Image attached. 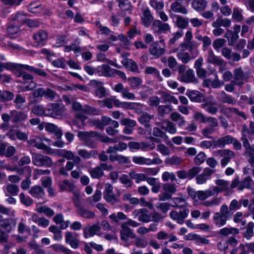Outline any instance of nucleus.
<instances>
[{
    "instance_id": "a18cd8bd",
    "label": "nucleus",
    "mask_w": 254,
    "mask_h": 254,
    "mask_svg": "<svg viewBox=\"0 0 254 254\" xmlns=\"http://www.w3.org/2000/svg\"><path fill=\"white\" fill-rule=\"evenodd\" d=\"M72 108L75 111H80L81 113H77L75 114V117L77 119H80L82 122L85 121L87 117L83 115V109L81 105L77 102H74L72 103Z\"/></svg>"
},
{
    "instance_id": "7ed1b4c3",
    "label": "nucleus",
    "mask_w": 254,
    "mask_h": 254,
    "mask_svg": "<svg viewBox=\"0 0 254 254\" xmlns=\"http://www.w3.org/2000/svg\"><path fill=\"white\" fill-rule=\"evenodd\" d=\"M51 142V139L46 138L42 135L35 136L28 140V143L33 147L41 149L47 153L51 152V148L49 146Z\"/></svg>"
},
{
    "instance_id": "cd10ccee",
    "label": "nucleus",
    "mask_w": 254,
    "mask_h": 254,
    "mask_svg": "<svg viewBox=\"0 0 254 254\" xmlns=\"http://www.w3.org/2000/svg\"><path fill=\"white\" fill-rule=\"evenodd\" d=\"M222 55L226 59L232 62H238L241 60V56L239 54L232 52L228 47H224L221 51Z\"/></svg>"
},
{
    "instance_id": "bf43d9fd",
    "label": "nucleus",
    "mask_w": 254,
    "mask_h": 254,
    "mask_svg": "<svg viewBox=\"0 0 254 254\" xmlns=\"http://www.w3.org/2000/svg\"><path fill=\"white\" fill-rule=\"evenodd\" d=\"M254 223L253 222H249L246 227V231L243 233V236L247 240H250L253 237Z\"/></svg>"
},
{
    "instance_id": "680f3d73",
    "label": "nucleus",
    "mask_w": 254,
    "mask_h": 254,
    "mask_svg": "<svg viewBox=\"0 0 254 254\" xmlns=\"http://www.w3.org/2000/svg\"><path fill=\"white\" fill-rule=\"evenodd\" d=\"M91 177L93 179H100L104 175V172L99 166L91 168L89 170Z\"/></svg>"
},
{
    "instance_id": "0e129e2a",
    "label": "nucleus",
    "mask_w": 254,
    "mask_h": 254,
    "mask_svg": "<svg viewBox=\"0 0 254 254\" xmlns=\"http://www.w3.org/2000/svg\"><path fill=\"white\" fill-rule=\"evenodd\" d=\"M225 37L228 39V45L229 46H233L237 42L239 38V35L236 33H233L231 30H227Z\"/></svg>"
},
{
    "instance_id": "473e14b6",
    "label": "nucleus",
    "mask_w": 254,
    "mask_h": 254,
    "mask_svg": "<svg viewBox=\"0 0 254 254\" xmlns=\"http://www.w3.org/2000/svg\"><path fill=\"white\" fill-rule=\"evenodd\" d=\"M120 234L121 239L125 242H127L129 238H133L134 236L132 230L124 223L121 225Z\"/></svg>"
},
{
    "instance_id": "5701e85b",
    "label": "nucleus",
    "mask_w": 254,
    "mask_h": 254,
    "mask_svg": "<svg viewBox=\"0 0 254 254\" xmlns=\"http://www.w3.org/2000/svg\"><path fill=\"white\" fill-rule=\"evenodd\" d=\"M152 29L154 32L161 33L170 31L171 28L168 23H163L160 20H154L152 23Z\"/></svg>"
},
{
    "instance_id": "f03ea898",
    "label": "nucleus",
    "mask_w": 254,
    "mask_h": 254,
    "mask_svg": "<svg viewBox=\"0 0 254 254\" xmlns=\"http://www.w3.org/2000/svg\"><path fill=\"white\" fill-rule=\"evenodd\" d=\"M192 37L191 31L188 30L185 34L183 42L180 44L179 47L182 49L188 50L190 52H191L192 58L194 59L199 53L198 50L196 49L198 45L192 40Z\"/></svg>"
},
{
    "instance_id": "de8ad7c7",
    "label": "nucleus",
    "mask_w": 254,
    "mask_h": 254,
    "mask_svg": "<svg viewBox=\"0 0 254 254\" xmlns=\"http://www.w3.org/2000/svg\"><path fill=\"white\" fill-rule=\"evenodd\" d=\"M207 6V2L204 0H193L191 2L192 7L196 11L204 10Z\"/></svg>"
},
{
    "instance_id": "4be33fe9",
    "label": "nucleus",
    "mask_w": 254,
    "mask_h": 254,
    "mask_svg": "<svg viewBox=\"0 0 254 254\" xmlns=\"http://www.w3.org/2000/svg\"><path fill=\"white\" fill-rule=\"evenodd\" d=\"M10 113H11V122L14 124L20 123L28 118L27 113L25 111L13 110L10 111Z\"/></svg>"
},
{
    "instance_id": "20e7f679",
    "label": "nucleus",
    "mask_w": 254,
    "mask_h": 254,
    "mask_svg": "<svg viewBox=\"0 0 254 254\" xmlns=\"http://www.w3.org/2000/svg\"><path fill=\"white\" fill-rule=\"evenodd\" d=\"M64 114L65 107L63 103H52L46 108V116L59 119L64 116Z\"/></svg>"
},
{
    "instance_id": "6e6d98bb",
    "label": "nucleus",
    "mask_w": 254,
    "mask_h": 254,
    "mask_svg": "<svg viewBox=\"0 0 254 254\" xmlns=\"http://www.w3.org/2000/svg\"><path fill=\"white\" fill-rule=\"evenodd\" d=\"M103 198L107 202L112 204H114L120 202L119 195H116L114 193V191L103 194Z\"/></svg>"
},
{
    "instance_id": "2eb2a0df",
    "label": "nucleus",
    "mask_w": 254,
    "mask_h": 254,
    "mask_svg": "<svg viewBox=\"0 0 254 254\" xmlns=\"http://www.w3.org/2000/svg\"><path fill=\"white\" fill-rule=\"evenodd\" d=\"M132 214L133 218L137 219L139 222L148 223L151 221L149 211L146 208L135 209L132 212Z\"/></svg>"
},
{
    "instance_id": "09e8293b",
    "label": "nucleus",
    "mask_w": 254,
    "mask_h": 254,
    "mask_svg": "<svg viewBox=\"0 0 254 254\" xmlns=\"http://www.w3.org/2000/svg\"><path fill=\"white\" fill-rule=\"evenodd\" d=\"M231 25V21L229 19L221 18H218L216 20L213 22L212 26L213 27H220L223 26L224 27L228 28Z\"/></svg>"
},
{
    "instance_id": "a878e982",
    "label": "nucleus",
    "mask_w": 254,
    "mask_h": 254,
    "mask_svg": "<svg viewBox=\"0 0 254 254\" xmlns=\"http://www.w3.org/2000/svg\"><path fill=\"white\" fill-rule=\"evenodd\" d=\"M206 61L208 63L217 65H221L225 63L224 60L214 54L213 51L211 49L208 50L207 52Z\"/></svg>"
},
{
    "instance_id": "1a4fd4ad",
    "label": "nucleus",
    "mask_w": 254,
    "mask_h": 254,
    "mask_svg": "<svg viewBox=\"0 0 254 254\" xmlns=\"http://www.w3.org/2000/svg\"><path fill=\"white\" fill-rule=\"evenodd\" d=\"M163 190L159 195V199L160 201H165L170 199L173 194L177 191L176 186L174 184H165L163 186Z\"/></svg>"
},
{
    "instance_id": "a19ab883",
    "label": "nucleus",
    "mask_w": 254,
    "mask_h": 254,
    "mask_svg": "<svg viewBox=\"0 0 254 254\" xmlns=\"http://www.w3.org/2000/svg\"><path fill=\"white\" fill-rule=\"evenodd\" d=\"M77 154L84 159H89L91 158H95L97 152L94 150L88 151L85 149H80L77 150Z\"/></svg>"
},
{
    "instance_id": "f8f14e48",
    "label": "nucleus",
    "mask_w": 254,
    "mask_h": 254,
    "mask_svg": "<svg viewBox=\"0 0 254 254\" xmlns=\"http://www.w3.org/2000/svg\"><path fill=\"white\" fill-rule=\"evenodd\" d=\"M202 170L200 167H193L188 171L186 170H180L177 172L178 177L180 179H188L192 180L197 174H199Z\"/></svg>"
},
{
    "instance_id": "6ab92c4d",
    "label": "nucleus",
    "mask_w": 254,
    "mask_h": 254,
    "mask_svg": "<svg viewBox=\"0 0 254 254\" xmlns=\"http://www.w3.org/2000/svg\"><path fill=\"white\" fill-rule=\"evenodd\" d=\"M215 184H216L215 186L211 187L214 195H217L219 193L227 191L229 188V182L223 179L215 180Z\"/></svg>"
},
{
    "instance_id": "c03bdc74",
    "label": "nucleus",
    "mask_w": 254,
    "mask_h": 254,
    "mask_svg": "<svg viewBox=\"0 0 254 254\" xmlns=\"http://www.w3.org/2000/svg\"><path fill=\"white\" fill-rule=\"evenodd\" d=\"M170 118L173 121L177 123L179 127H182L186 125V121L185 118L178 112L172 113Z\"/></svg>"
},
{
    "instance_id": "49530a36",
    "label": "nucleus",
    "mask_w": 254,
    "mask_h": 254,
    "mask_svg": "<svg viewBox=\"0 0 254 254\" xmlns=\"http://www.w3.org/2000/svg\"><path fill=\"white\" fill-rule=\"evenodd\" d=\"M213 218L214 224L219 227L224 225L228 219L227 216L221 215L217 212L214 214Z\"/></svg>"
},
{
    "instance_id": "37998d69",
    "label": "nucleus",
    "mask_w": 254,
    "mask_h": 254,
    "mask_svg": "<svg viewBox=\"0 0 254 254\" xmlns=\"http://www.w3.org/2000/svg\"><path fill=\"white\" fill-rule=\"evenodd\" d=\"M127 147V145L123 142H120L114 146H109L106 152L108 154L115 153L117 151H123Z\"/></svg>"
},
{
    "instance_id": "c756f323",
    "label": "nucleus",
    "mask_w": 254,
    "mask_h": 254,
    "mask_svg": "<svg viewBox=\"0 0 254 254\" xmlns=\"http://www.w3.org/2000/svg\"><path fill=\"white\" fill-rule=\"evenodd\" d=\"M15 228V223L11 219H4L0 220V230L9 233Z\"/></svg>"
},
{
    "instance_id": "6e6552de",
    "label": "nucleus",
    "mask_w": 254,
    "mask_h": 254,
    "mask_svg": "<svg viewBox=\"0 0 254 254\" xmlns=\"http://www.w3.org/2000/svg\"><path fill=\"white\" fill-rule=\"evenodd\" d=\"M189 213V209L188 208L184 207L179 211H171L169 213V216L172 219L181 225L184 223L185 220L188 216Z\"/></svg>"
},
{
    "instance_id": "c85d7f7f",
    "label": "nucleus",
    "mask_w": 254,
    "mask_h": 254,
    "mask_svg": "<svg viewBox=\"0 0 254 254\" xmlns=\"http://www.w3.org/2000/svg\"><path fill=\"white\" fill-rule=\"evenodd\" d=\"M217 105V104L215 101H206L200 105V108L203 109L206 112L210 114L215 115L218 111Z\"/></svg>"
},
{
    "instance_id": "864d4df0",
    "label": "nucleus",
    "mask_w": 254,
    "mask_h": 254,
    "mask_svg": "<svg viewBox=\"0 0 254 254\" xmlns=\"http://www.w3.org/2000/svg\"><path fill=\"white\" fill-rule=\"evenodd\" d=\"M4 188L6 190L5 195L7 196L9 195L16 196L19 190L18 186L12 184H7Z\"/></svg>"
},
{
    "instance_id": "aec40b11",
    "label": "nucleus",
    "mask_w": 254,
    "mask_h": 254,
    "mask_svg": "<svg viewBox=\"0 0 254 254\" xmlns=\"http://www.w3.org/2000/svg\"><path fill=\"white\" fill-rule=\"evenodd\" d=\"M234 81L239 86H242L244 84V81L248 77L247 73L244 72L241 67L236 68L233 70Z\"/></svg>"
},
{
    "instance_id": "3c124183",
    "label": "nucleus",
    "mask_w": 254,
    "mask_h": 254,
    "mask_svg": "<svg viewBox=\"0 0 254 254\" xmlns=\"http://www.w3.org/2000/svg\"><path fill=\"white\" fill-rule=\"evenodd\" d=\"M183 159L177 155H173L171 157L167 158L165 160V163L169 165L179 166L182 164Z\"/></svg>"
},
{
    "instance_id": "39448f33",
    "label": "nucleus",
    "mask_w": 254,
    "mask_h": 254,
    "mask_svg": "<svg viewBox=\"0 0 254 254\" xmlns=\"http://www.w3.org/2000/svg\"><path fill=\"white\" fill-rule=\"evenodd\" d=\"M166 51V45L164 40L155 41L152 43L149 48L150 54L154 59H158L163 55Z\"/></svg>"
},
{
    "instance_id": "ddd939ff",
    "label": "nucleus",
    "mask_w": 254,
    "mask_h": 254,
    "mask_svg": "<svg viewBox=\"0 0 254 254\" xmlns=\"http://www.w3.org/2000/svg\"><path fill=\"white\" fill-rule=\"evenodd\" d=\"M156 157L153 159L150 158H146L142 156H133L132 157V161L138 165H150L153 164L159 165L162 163V160L159 157L157 154H155Z\"/></svg>"
},
{
    "instance_id": "5fc2aeb1",
    "label": "nucleus",
    "mask_w": 254,
    "mask_h": 254,
    "mask_svg": "<svg viewBox=\"0 0 254 254\" xmlns=\"http://www.w3.org/2000/svg\"><path fill=\"white\" fill-rule=\"evenodd\" d=\"M219 234L224 236H227L229 235H237L240 233L238 228L232 227H224L221 229L219 232Z\"/></svg>"
},
{
    "instance_id": "603ef678",
    "label": "nucleus",
    "mask_w": 254,
    "mask_h": 254,
    "mask_svg": "<svg viewBox=\"0 0 254 254\" xmlns=\"http://www.w3.org/2000/svg\"><path fill=\"white\" fill-rule=\"evenodd\" d=\"M243 10L238 7H235L233 10L232 19L238 22H241L244 19L243 15Z\"/></svg>"
},
{
    "instance_id": "a211bd4d",
    "label": "nucleus",
    "mask_w": 254,
    "mask_h": 254,
    "mask_svg": "<svg viewBox=\"0 0 254 254\" xmlns=\"http://www.w3.org/2000/svg\"><path fill=\"white\" fill-rule=\"evenodd\" d=\"M214 172L215 170L212 169L205 168L201 173L197 174L195 177L196 183L199 185L205 184Z\"/></svg>"
},
{
    "instance_id": "f257e3e1",
    "label": "nucleus",
    "mask_w": 254,
    "mask_h": 254,
    "mask_svg": "<svg viewBox=\"0 0 254 254\" xmlns=\"http://www.w3.org/2000/svg\"><path fill=\"white\" fill-rule=\"evenodd\" d=\"M79 138L83 144L91 148H95L99 141L100 133L94 131H80L78 133Z\"/></svg>"
},
{
    "instance_id": "c9c22d12",
    "label": "nucleus",
    "mask_w": 254,
    "mask_h": 254,
    "mask_svg": "<svg viewBox=\"0 0 254 254\" xmlns=\"http://www.w3.org/2000/svg\"><path fill=\"white\" fill-rule=\"evenodd\" d=\"M233 137L230 135H227L221 137L214 141V145L218 148H223L226 145L232 143Z\"/></svg>"
},
{
    "instance_id": "f3484780",
    "label": "nucleus",
    "mask_w": 254,
    "mask_h": 254,
    "mask_svg": "<svg viewBox=\"0 0 254 254\" xmlns=\"http://www.w3.org/2000/svg\"><path fill=\"white\" fill-rule=\"evenodd\" d=\"M241 140L243 142V145L245 142V140L247 142L250 143L247 137V135H249L250 138H251L252 135H254V122L253 121L250 122L249 129L246 124H242L241 125Z\"/></svg>"
},
{
    "instance_id": "ea45409f",
    "label": "nucleus",
    "mask_w": 254,
    "mask_h": 254,
    "mask_svg": "<svg viewBox=\"0 0 254 254\" xmlns=\"http://www.w3.org/2000/svg\"><path fill=\"white\" fill-rule=\"evenodd\" d=\"M97 61L101 62H106L110 65L117 67L120 68L122 67V66L117 63V60L115 59L114 60H111L106 58V55L104 53H99L97 55Z\"/></svg>"
},
{
    "instance_id": "13d9d810",
    "label": "nucleus",
    "mask_w": 254,
    "mask_h": 254,
    "mask_svg": "<svg viewBox=\"0 0 254 254\" xmlns=\"http://www.w3.org/2000/svg\"><path fill=\"white\" fill-rule=\"evenodd\" d=\"M254 184V182L252 178L250 176H247L240 182L239 190H242L244 189H251Z\"/></svg>"
},
{
    "instance_id": "8fccbe9b",
    "label": "nucleus",
    "mask_w": 254,
    "mask_h": 254,
    "mask_svg": "<svg viewBox=\"0 0 254 254\" xmlns=\"http://www.w3.org/2000/svg\"><path fill=\"white\" fill-rule=\"evenodd\" d=\"M60 189L63 190L71 191L75 189V185L68 180H64L59 183Z\"/></svg>"
},
{
    "instance_id": "7c9ffc66",
    "label": "nucleus",
    "mask_w": 254,
    "mask_h": 254,
    "mask_svg": "<svg viewBox=\"0 0 254 254\" xmlns=\"http://www.w3.org/2000/svg\"><path fill=\"white\" fill-rule=\"evenodd\" d=\"M182 82L185 83H196L197 79L195 77L194 72L191 69L187 70L181 75L179 78Z\"/></svg>"
},
{
    "instance_id": "9d476101",
    "label": "nucleus",
    "mask_w": 254,
    "mask_h": 254,
    "mask_svg": "<svg viewBox=\"0 0 254 254\" xmlns=\"http://www.w3.org/2000/svg\"><path fill=\"white\" fill-rule=\"evenodd\" d=\"M32 163L37 166H46L51 167L53 165V163L49 157L41 154H35L32 157Z\"/></svg>"
},
{
    "instance_id": "412c9836",
    "label": "nucleus",
    "mask_w": 254,
    "mask_h": 254,
    "mask_svg": "<svg viewBox=\"0 0 254 254\" xmlns=\"http://www.w3.org/2000/svg\"><path fill=\"white\" fill-rule=\"evenodd\" d=\"M100 231L101 227L99 223L85 227L83 229L84 237L86 239L93 237L95 235H98Z\"/></svg>"
},
{
    "instance_id": "79ce46f5",
    "label": "nucleus",
    "mask_w": 254,
    "mask_h": 254,
    "mask_svg": "<svg viewBox=\"0 0 254 254\" xmlns=\"http://www.w3.org/2000/svg\"><path fill=\"white\" fill-rule=\"evenodd\" d=\"M29 193L33 197L37 198H42L45 195L43 189L39 186H35L32 187L29 191Z\"/></svg>"
},
{
    "instance_id": "338daca9",
    "label": "nucleus",
    "mask_w": 254,
    "mask_h": 254,
    "mask_svg": "<svg viewBox=\"0 0 254 254\" xmlns=\"http://www.w3.org/2000/svg\"><path fill=\"white\" fill-rule=\"evenodd\" d=\"M129 84L132 89H138L143 82L142 80L137 77H132L128 78Z\"/></svg>"
},
{
    "instance_id": "9b49d317",
    "label": "nucleus",
    "mask_w": 254,
    "mask_h": 254,
    "mask_svg": "<svg viewBox=\"0 0 254 254\" xmlns=\"http://www.w3.org/2000/svg\"><path fill=\"white\" fill-rule=\"evenodd\" d=\"M216 154L222 157L220 164L223 167L226 166L231 160L236 156L235 153L232 150L228 149L219 150L216 152Z\"/></svg>"
},
{
    "instance_id": "052dcab7",
    "label": "nucleus",
    "mask_w": 254,
    "mask_h": 254,
    "mask_svg": "<svg viewBox=\"0 0 254 254\" xmlns=\"http://www.w3.org/2000/svg\"><path fill=\"white\" fill-rule=\"evenodd\" d=\"M220 99L222 102L229 104L234 105L236 103V101L234 97L227 94L223 91H221L220 93Z\"/></svg>"
},
{
    "instance_id": "4c0bfd02",
    "label": "nucleus",
    "mask_w": 254,
    "mask_h": 254,
    "mask_svg": "<svg viewBox=\"0 0 254 254\" xmlns=\"http://www.w3.org/2000/svg\"><path fill=\"white\" fill-rule=\"evenodd\" d=\"M170 8L176 13H180L183 14H187L188 13L187 8L182 4L181 1H174L171 4Z\"/></svg>"
},
{
    "instance_id": "69168bd1",
    "label": "nucleus",
    "mask_w": 254,
    "mask_h": 254,
    "mask_svg": "<svg viewBox=\"0 0 254 254\" xmlns=\"http://www.w3.org/2000/svg\"><path fill=\"white\" fill-rule=\"evenodd\" d=\"M129 176L131 179L134 180L136 183L138 184L146 180V175L144 173H136L134 171L129 173Z\"/></svg>"
},
{
    "instance_id": "72a5a7b5",
    "label": "nucleus",
    "mask_w": 254,
    "mask_h": 254,
    "mask_svg": "<svg viewBox=\"0 0 254 254\" xmlns=\"http://www.w3.org/2000/svg\"><path fill=\"white\" fill-rule=\"evenodd\" d=\"M186 95L192 102H201L204 99L203 94L197 90H187Z\"/></svg>"
},
{
    "instance_id": "774afa93",
    "label": "nucleus",
    "mask_w": 254,
    "mask_h": 254,
    "mask_svg": "<svg viewBox=\"0 0 254 254\" xmlns=\"http://www.w3.org/2000/svg\"><path fill=\"white\" fill-rule=\"evenodd\" d=\"M104 105L108 109H111L113 106L118 107L119 99L116 98L115 96L111 97L104 99L103 101Z\"/></svg>"
},
{
    "instance_id": "e433bc0d",
    "label": "nucleus",
    "mask_w": 254,
    "mask_h": 254,
    "mask_svg": "<svg viewBox=\"0 0 254 254\" xmlns=\"http://www.w3.org/2000/svg\"><path fill=\"white\" fill-rule=\"evenodd\" d=\"M98 72H101L102 75L106 77H111L115 75V69L111 68L107 64H102L97 67Z\"/></svg>"
},
{
    "instance_id": "e2e57ef3",
    "label": "nucleus",
    "mask_w": 254,
    "mask_h": 254,
    "mask_svg": "<svg viewBox=\"0 0 254 254\" xmlns=\"http://www.w3.org/2000/svg\"><path fill=\"white\" fill-rule=\"evenodd\" d=\"M36 211L39 213H43L49 218L52 217L55 214L54 210L47 205H44L37 208Z\"/></svg>"
},
{
    "instance_id": "b1692460",
    "label": "nucleus",
    "mask_w": 254,
    "mask_h": 254,
    "mask_svg": "<svg viewBox=\"0 0 254 254\" xmlns=\"http://www.w3.org/2000/svg\"><path fill=\"white\" fill-rule=\"evenodd\" d=\"M78 235L76 233L66 231L65 234V241L70 247L74 249L79 247V241L77 238Z\"/></svg>"
},
{
    "instance_id": "4d7b16f0",
    "label": "nucleus",
    "mask_w": 254,
    "mask_h": 254,
    "mask_svg": "<svg viewBox=\"0 0 254 254\" xmlns=\"http://www.w3.org/2000/svg\"><path fill=\"white\" fill-rule=\"evenodd\" d=\"M197 193V199L201 201L204 200L209 197L214 195L211 188L205 190H198Z\"/></svg>"
},
{
    "instance_id": "2f4dec72",
    "label": "nucleus",
    "mask_w": 254,
    "mask_h": 254,
    "mask_svg": "<svg viewBox=\"0 0 254 254\" xmlns=\"http://www.w3.org/2000/svg\"><path fill=\"white\" fill-rule=\"evenodd\" d=\"M141 20L143 25L146 27H149L151 23L154 21L153 16L148 8H145L142 11V15L141 17Z\"/></svg>"
},
{
    "instance_id": "58836bf2",
    "label": "nucleus",
    "mask_w": 254,
    "mask_h": 254,
    "mask_svg": "<svg viewBox=\"0 0 254 254\" xmlns=\"http://www.w3.org/2000/svg\"><path fill=\"white\" fill-rule=\"evenodd\" d=\"M10 19L19 24H25V22L27 18L26 13L23 11H18L15 14H12L10 17Z\"/></svg>"
},
{
    "instance_id": "393cba45",
    "label": "nucleus",
    "mask_w": 254,
    "mask_h": 254,
    "mask_svg": "<svg viewBox=\"0 0 254 254\" xmlns=\"http://www.w3.org/2000/svg\"><path fill=\"white\" fill-rule=\"evenodd\" d=\"M220 111L228 117H231L234 115H237L243 117L245 120L247 119L244 112H241L235 108L226 107L225 106H222Z\"/></svg>"
},
{
    "instance_id": "4468645a",
    "label": "nucleus",
    "mask_w": 254,
    "mask_h": 254,
    "mask_svg": "<svg viewBox=\"0 0 254 254\" xmlns=\"http://www.w3.org/2000/svg\"><path fill=\"white\" fill-rule=\"evenodd\" d=\"M48 32L43 29H40L33 33L32 37L35 46L42 47L44 46L48 39Z\"/></svg>"
},
{
    "instance_id": "dca6fc26",
    "label": "nucleus",
    "mask_w": 254,
    "mask_h": 254,
    "mask_svg": "<svg viewBox=\"0 0 254 254\" xmlns=\"http://www.w3.org/2000/svg\"><path fill=\"white\" fill-rule=\"evenodd\" d=\"M23 0H0V11L2 16L9 13V8L12 6L19 5Z\"/></svg>"
},
{
    "instance_id": "423d86ee",
    "label": "nucleus",
    "mask_w": 254,
    "mask_h": 254,
    "mask_svg": "<svg viewBox=\"0 0 254 254\" xmlns=\"http://www.w3.org/2000/svg\"><path fill=\"white\" fill-rule=\"evenodd\" d=\"M4 66L5 69L12 71L17 77H21L23 72H25L24 70L29 71L34 70V67L27 64H17L11 62H6V64Z\"/></svg>"
},
{
    "instance_id": "f704fd0d",
    "label": "nucleus",
    "mask_w": 254,
    "mask_h": 254,
    "mask_svg": "<svg viewBox=\"0 0 254 254\" xmlns=\"http://www.w3.org/2000/svg\"><path fill=\"white\" fill-rule=\"evenodd\" d=\"M45 128L46 131L54 133L58 139L61 138L63 135L62 129L54 124L47 123Z\"/></svg>"
},
{
    "instance_id": "0eeeda50",
    "label": "nucleus",
    "mask_w": 254,
    "mask_h": 254,
    "mask_svg": "<svg viewBox=\"0 0 254 254\" xmlns=\"http://www.w3.org/2000/svg\"><path fill=\"white\" fill-rule=\"evenodd\" d=\"M33 97L35 98L44 97L46 99L52 101L57 96V93L50 88H39L32 93Z\"/></svg>"
},
{
    "instance_id": "bb28decb",
    "label": "nucleus",
    "mask_w": 254,
    "mask_h": 254,
    "mask_svg": "<svg viewBox=\"0 0 254 254\" xmlns=\"http://www.w3.org/2000/svg\"><path fill=\"white\" fill-rule=\"evenodd\" d=\"M243 146L245 148V155L248 162L254 167V145L251 146L250 143L245 141Z\"/></svg>"
}]
</instances>
